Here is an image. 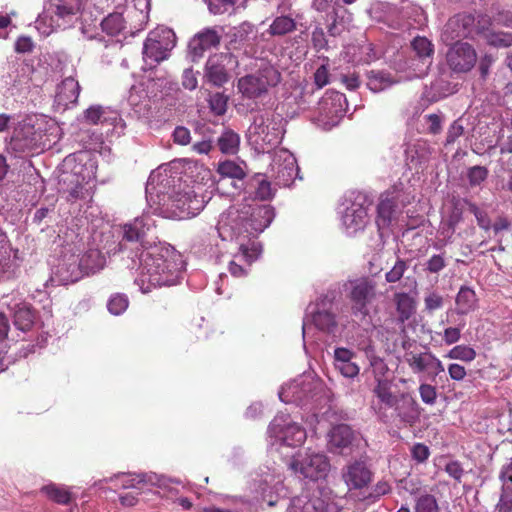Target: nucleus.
I'll list each match as a JSON object with an SVG mask.
<instances>
[{
    "label": "nucleus",
    "instance_id": "1",
    "mask_svg": "<svg viewBox=\"0 0 512 512\" xmlns=\"http://www.w3.org/2000/svg\"><path fill=\"white\" fill-rule=\"evenodd\" d=\"M274 217L272 206L250 198L231 205L220 214L216 226L218 235L223 241L235 243L237 249L227 261L232 276L248 274L251 264L262 252L261 244L255 238L271 224Z\"/></svg>",
    "mask_w": 512,
    "mask_h": 512
},
{
    "label": "nucleus",
    "instance_id": "2",
    "mask_svg": "<svg viewBox=\"0 0 512 512\" xmlns=\"http://www.w3.org/2000/svg\"><path fill=\"white\" fill-rule=\"evenodd\" d=\"M180 180L169 164L151 172L146 184V198L154 213L165 218L188 219L204 209V197Z\"/></svg>",
    "mask_w": 512,
    "mask_h": 512
},
{
    "label": "nucleus",
    "instance_id": "3",
    "mask_svg": "<svg viewBox=\"0 0 512 512\" xmlns=\"http://www.w3.org/2000/svg\"><path fill=\"white\" fill-rule=\"evenodd\" d=\"M184 262L172 247L153 246L140 255L139 273L135 283L143 293L152 288L178 283Z\"/></svg>",
    "mask_w": 512,
    "mask_h": 512
},
{
    "label": "nucleus",
    "instance_id": "4",
    "mask_svg": "<svg viewBox=\"0 0 512 512\" xmlns=\"http://www.w3.org/2000/svg\"><path fill=\"white\" fill-rule=\"evenodd\" d=\"M284 133L283 117L272 110H261L253 116L247 139L257 153H268L281 143Z\"/></svg>",
    "mask_w": 512,
    "mask_h": 512
},
{
    "label": "nucleus",
    "instance_id": "5",
    "mask_svg": "<svg viewBox=\"0 0 512 512\" xmlns=\"http://www.w3.org/2000/svg\"><path fill=\"white\" fill-rule=\"evenodd\" d=\"M84 0H50L45 10L37 18L36 29L49 36L57 29L70 27L77 19Z\"/></svg>",
    "mask_w": 512,
    "mask_h": 512
},
{
    "label": "nucleus",
    "instance_id": "6",
    "mask_svg": "<svg viewBox=\"0 0 512 512\" xmlns=\"http://www.w3.org/2000/svg\"><path fill=\"white\" fill-rule=\"evenodd\" d=\"M42 127V120L36 116L27 117L20 121L11 137V149L19 153H31L49 147L50 143Z\"/></svg>",
    "mask_w": 512,
    "mask_h": 512
},
{
    "label": "nucleus",
    "instance_id": "7",
    "mask_svg": "<svg viewBox=\"0 0 512 512\" xmlns=\"http://www.w3.org/2000/svg\"><path fill=\"white\" fill-rule=\"evenodd\" d=\"M281 81L280 72L270 64H264L255 72L238 79L237 89L247 99H258Z\"/></svg>",
    "mask_w": 512,
    "mask_h": 512
},
{
    "label": "nucleus",
    "instance_id": "8",
    "mask_svg": "<svg viewBox=\"0 0 512 512\" xmlns=\"http://www.w3.org/2000/svg\"><path fill=\"white\" fill-rule=\"evenodd\" d=\"M268 437L271 446L300 447L305 439L306 432L298 424L292 422L289 415L278 414L268 427Z\"/></svg>",
    "mask_w": 512,
    "mask_h": 512
},
{
    "label": "nucleus",
    "instance_id": "9",
    "mask_svg": "<svg viewBox=\"0 0 512 512\" xmlns=\"http://www.w3.org/2000/svg\"><path fill=\"white\" fill-rule=\"evenodd\" d=\"M176 45V36L172 29L158 27L151 31L143 47V59L150 68L167 59Z\"/></svg>",
    "mask_w": 512,
    "mask_h": 512
},
{
    "label": "nucleus",
    "instance_id": "10",
    "mask_svg": "<svg viewBox=\"0 0 512 512\" xmlns=\"http://www.w3.org/2000/svg\"><path fill=\"white\" fill-rule=\"evenodd\" d=\"M403 361L409 366L414 374H425L434 380L445 371L440 359L430 351H421L415 343H403Z\"/></svg>",
    "mask_w": 512,
    "mask_h": 512
},
{
    "label": "nucleus",
    "instance_id": "11",
    "mask_svg": "<svg viewBox=\"0 0 512 512\" xmlns=\"http://www.w3.org/2000/svg\"><path fill=\"white\" fill-rule=\"evenodd\" d=\"M308 309L309 312L302 326L304 341H306L311 325H314L315 328L323 333L333 336L336 335L338 332V323L336 321L333 303L330 300L326 298L322 299Z\"/></svg>",
    "mask_w": 512,
    "mask_h": 512
},
{
    "label": "nucleus",
    "instance_id": "12",
    "mask_svg": "<svg viewBox=\"0 0 512 512\" xmlns=\"http://www.w3.org/2000/svg\"><path fill=\"white\" fill-rule=\"evenodd\" d=\"M101 482H113L115 487L122 489H144L148 486H157L160 488L169 487V483L180 484L179 480H172L164 475H158L154 472L145 473H117L109 478L100 480Z\"/></svg>",
    "mask_w": 512,
    "mask_h": 512
},
{
    "label": "nucleus",
    "instance_id": "13",
    "mask_svg": "<svg viewBox=\"0 0 512 512\" xmlns=\"http://www.w3.org/2000/svg\"><path fill=\"white\" fill-rule=\"evenodd\" d=\"M322 390V384L310 375H301L282 386L279 398L284 403L307 404Z\"/></svg>",
    "mask_w": 512,
    "mask_h": 512
},
{
    "label": "nucleus",
    "instance_id": "14",
    "mask_svg": "<svg viewBox=\"0 0 512 512\" xmlns=\"http://www.w3.org/2000/svg\"><path fill=\"white\" fill-rule=\"evenodd\" d=\"M376 286V282L367 277L350 280L345 284L355 315L368 313L367 306L376 297Z\"/></svg>",
    "mask_w": 512,
    "mask_h": 512
},
{
    "label": "nucleus",
    "instance_id": "15",
    "mask_svg": "<svg viewBox=\"0 0 512 512\" xmlns=\"http://www.w3.org/2000/svg\"><path fill=\"white\" fill-rule=\"evenodd\" d=\"M95 178L94 166L91 163L85 171L80 166H74L70 173L65 172L62 175L61 182L67 184L64 191L67 193V200L74 202L78 199H84L89 196L91 187H87L89 182Z\"/></svg>",
    "mask_w": 512,
    "mask_h": 512
},
{
    "label": "nucleus",
    "instance_id": "16",
    "mask_svg": "<svg viewBox=\"0 0 512 512\" xmlns=\"http://www.w3.org/2000/svg\"><path fill=\"white\" fill-rule=\"evenodd\" d=\"M106 264L105 257L99 250L91 249L87 251L80 259L78 266L73 262L69 264V268H72L71 273L64 272V266L58 268L60 281L63 284L74 283L80 278V273L94 274L104 268Z\"/></svg>",
    "mask_w": 512,
    "mask_h": 512
},
{
    "label": "nucleus",
    "instance_id": "17",
    "mask_svg": "<svg viewBox=\"0 0 512 512\" xmlns=\"http://www.w3.org/2000/svg\"><path fill=\"white\" fill-rule=\"evenodd\" d=\"M290 467L305 478L316 481L327 476L330 463L322 453L306 454L304 457L298 453L293 457Z\"/></svg>",
    "mask_w": 512,
    "mask_h": 512
},
{
    "label": "nucleus",
    "instance_id": "18",
    "mask_svg": "<svg viewBox=\"0 0 512 512\" xmlns=\"http://www.w3.org/2000/svg\"><path fill=\"white\" fill-rule=\"evenodd\" d=\"M299 168L296 158L286 149H280L271 163V177L278 186H290L298 176Z\"/></svg>",
    "mask_w": 512,
    "mask_h": 512
},
{
    "label": "nucleus",
    "instance_id": "19",
    "mask_svg": "<svg viewBox=\"0 0 512 512\" xmlns=\"http://www.w3.org/2000/svg\"><path fill=\"white\" fill-rule=\"evenodd\" d=\"M342 226L347 235H355L362 231L369 222L368 206L365 199L358 196L341 212Z\"/></svg>",
    "mask_w": 512,
    "mask_h": 512
},
{
    "label": "nucleus",
    "instance_id": "20",
    "mask_svg": "<svg viewBox=\"0 0 512 512\" xmlns=\"http://www.w3.org/2000/svg\"><path fill=\"white\" fill-rule=\"evenodd\" d=\"M477 61L475 49L466 42H456L446 53L448 67L454 73H466L470 71Z\"/></svg>",
    "mask_w": 512,
    "mask_h": 512
},
{
    "label": "nucleus",
    "instance_id": "21",
    "mask_svg": "<svg viewBox=\"0 0 512 512\" xmlns=\"http://www.w3.org/2000/svg\"><path fill=\"white\" fill-rule=\"evenodd\" d=\"M346 106L347 101L344 94L334 91L326 93L319 103L325 129H331L338 124L346 112Z\"/></svg>",
    "mask_w": 512,
    "mask_h": 512
},
{
    "label": "nucleus",
    "instance_id": "22",
    "mask_svg": "<svg viewBox=\"0 0 512 512\" xmlns=\"http://www.w3.org/2000/svg\"><path fill=\"white\" fill-rule=\"evenodd\" d=\"M224 29L221 26L206 27L196 33L188 44L189 53L193 60L203 57L204 53L212 48H217L221 42Z\"/></svg>",
    "mask_w": 512,
    "mask_h": 512
},
{
    "label": "nucleus",
    "instance_id": "23",
    "mask_svg": "<svg viewBox=\"0 0 512 512\" xmlns=\"http://www.w3.org/2000/svg\"><path fill=\"white\" fill-rule=\"evenodd\" d=\"M329 448H362L367 443L363 437L350 426L340 424L333 427L328 434Z\"/></svg>",
    "mask_w": 512,
    "mask_h": 512
},
{
    "label": "nucleus",
    "instance_id": "24",
    "mask_svg": "<svg viewBox=\"0 0 512 512\" xmlns=\"http://www.w3.org/2000/svg\"><path fill=\"white\" fill-rule=\"evenodd\" d=\"M373 473L363 460L349 463L342 471V478L349 489H362L372 480Z\"/></svg>",
    "mask_w": 512,
    "mask_h": 512
},
{
    "label": "nucleus",
    "instance_id": "25",
    "mask_svg": "<svg viewBox=\"0 0 512 512\" xmlns=\"http://www.w3.org/2000/svg\"><path fill=\"white\" fill-rule=\"evenodd\" d=\"M231 60V55L219 53L208 58L205 65V77L214 86H222L228 79L226 69L227 63Z\"/></svg>",
    "mask_w": 512,
    "mask_h": 512
},
{
    "label": "nucleus",
    "instance_id": "26",
    "mask_svg": "<svg viewBox=\"0 0 512 512\" xmlns=\"http://www.w3.org/2000/svg\"><path fill=\"white\" fill-rule=\"evenodd\" d=\"M411 46L418 58V63L414 64V76L420 78L426 75L430 65L432 64L434 46L430 40L421 36L415 37Z\"/></svg>",
    "mask_w": 512,
    "mask_h": 512
},
{
    "label": "nucleus",
    "instance_id": "27",
    "mask_svg": "<svg viewBox=\"0 0 512 512\" xmlns=\"http://www.w3.org/2000/svg\"><path fill=\"white\" fill-rule=\"evenodd\" d=\"M398 213V196L394 192L381 195L377 207L376 224L380 230L388 228Z\"/></svg>",
    "mask_w": 512,
    "mask_h": 512
},
{
    "label": "nucleus",
    "instance_id": "28",
    "mask_svg": "<svg viewBox=\"0 0 512 512\" xmlns=\"http://www.w3.org/2000/svg\"><path fill=\"white\" fill-rule=\"evenodd\" d=\"M79 93L78 81L73 77H67L57 86L55 104L59 109L65 110L77 102Z\"/></svg>",
    "mask_w": 512,
    "mask_h": 512
},
{
    "label": "nucleus",
    "instance_id": "29",
    "mask_svg": "<svg viewBox=\"0 0 512 512\" xmlns=\"http://www.w3.org/2000/svg\"><path fill=\"white\" fill-rule=\"evenodd\" d=\"M355 353L344 347H337L334 350V366L337 371L346 378H354L359 372V366L353 362Z\"/></svg>",
    "mask_w": 512,
    "mask_h": 512
},
{
    "label": "nucleus",
    "instance_id": "30",
    "mask_svg": "<svg viewBox=\"0 0 512 512\" xmlns=\"http://www.w3.org/2000/svg\"><path fill=\"white\" fill-rule=\"evenodd\" d=\"M153 225L154 221L150 216L143 214L123 226V239L129 242H141Z\"/></svg>",
    "mask_w": 512,
    "mask_h": 512
},
{
    "label": "nucleus",
    "instance_id": "31",
    "mask_svg": "<svg viewBox=\"0 0 512 512\" xmlns=\"http://www.w3.org/2000/svg\"><path fill=\"white\" fill-rule=\"evenodd\" d=\"M15 258L16 252H13L7 235L0 229V280L12 276Z\"/></svg>",
    "mask_w": 512,
    "mask_h": 512
},
{
    "label": "nucleus",
    "instance_id": "32",
    "mask_svg": "<svg viewBox=\"0 0 512 512\" xmlns=\"http://www.w3.org/2000/svg\"><path fill=\"white\" fill-rule=\"evenodd\" d=\"M84 119L90 124L107 123L113 126L121 121L117 111L101 105H92L86 109Z\"/></svg>",
    "mask_w": 512,
    "mask_h": 512
},
{
    "label": "nucleus",
    "instance_id": "33",
    "mask_svg": "<svg viewBox=\"0 0 512 512\" xmlns=\"http://www.w3.org/2000/svg\"><path fill=\"white\" fill-rule=\"evenodd\" d=\"M393 407L398 417L405 423H414L420 414L416 400L409 394H401Z\"/></svg>",
    "mask_w": 512,
    "mask_h": 512
},
{
    "label": "nucleus",
    "instance_id": "34",
    "mask_svg": "<svg viewBox=\"0 0 512 512\" xmlns=\"http://www.w3.org/2000/svg\"><path fill=\"white\" fill-rule=\"evenodd\" d=\"M478 299L473 289L467 286H462L457 293L455 304L456 313L459 315H466L474 311L477 307Z\"/></svg>",
    "mask_w": 512,
    "mask_h": 512
},
{
    "label": "nucleus",
    "instance_id": "35",
    "mask_svg": "<svg viewBox=\"0 0 512 512\" xmlns=\"http://www.w3.org/2000/svg\"><path fill=\"white\" fill-rule=\"evenodd\" d=\"M13 319L16 329L26 332L32 328L35 320V314L28 304L19 303L15 306Z\"/></svg>",
    "mask_w": 512,
    "mask_h": 512
},
{
    "label": "nucleus",
    "instance_id": "36",
    "mask_svg": "<svg viewBox=\"0 0 512 512\" xmlns=\"http://www.w3.org/2000/svg\"><path fill=\"white\" fill-rule=\"evenodd\" d=\"M360 349L365 351V354L369 359L370 366L372 368V373L375 377L376 382L379 383V381H388L385 378L388 372V367L382 358L374 354L373 347L370 344H368L367 346L361 347Z\"/></svg>",
    "mask_w": 512,
    "mask_h": 512
},
{
    "label": "nucleus",
    "instance_id": "37",
    "mask_svg": "<svg viewBox=\"0 0 512 512\" xmlns=\"http://www.w3.org/2000/svg\"><path fill=\"white\" fill-rule=\"evenodd\" d=\"M41 492L45 494L49 500L60 505H67L72 500V494L67 488L54 483L43 486Z\"/></svg>",
    "mask_w": 512,
    "mask_h": 512
},
{
    "label": "nucleus",
    "instance_id": "38",
    "mask_svg": "<svg viewBox=\"0 0 512 512\" xmlns=\"http://www.w3.org/2000/svg\"><path fill=\"white\" fill-rule=\"evenodd\" d=\"M217 144L224 154H236L239 150L240 136L231 129H226L218 138Z\"/></svg>",
    "mask_w": 512,
    "mask_h": 512
},
{
    "label": "nucleus",
    "instance_id": "39",
    "mask_svg": "<svg viewBox=\"0 0 512 512\" xmlns=\"http://www.w3.org/2000/svg\"><path fill=\"white\" fill-rule=\"evenodd\" d=\"M394 301L399 319L402 322L408 320L415 311L414 299L408 293H396Z\"/></svg>",
    "mask_w": 512,
    "mask_h": 512
},
{
    "label": "nucleus",
    "instance_id": "40",
    "mask_svg": "<svg viewBox=\"0 0 512 512\" xmlns=\"http://www.w3.org/2000/svg\"><path fill=\"white\" fill-rule=\"evenodd\" d=\"M296 22L289 16L276 17L269 26L268 33L271 36H284L296 29Z\"/></svg>",
    "mask_w": 512,
    "mask_h": 512
},
{
    "label": "nucleus",
    "instance_id": "41",
    "mask_svg": "<svg viewBox=\"0 0 512 512\" xmlns=\"http://www.w3.org/2000/svg\"><path fill=\"white\" fill-rule=\"evenodd\" d=\"M367 77V86L373 92L383 91L394 83L390 74L382 71H370Z\"/></svg>",
    "mask_w": 512,
    "mask_h": 512
},
{
    "label": "nucleus",
    "instance_id": "42",
    "mask_svg": "<svg viewBox=\"0 0 512 512\" xmlns=\"http://www.w3.org/2000/svg\"><path fill=\"white\" fill-rule=\"evenodd\" d=\"M378 401L385 407L392 408L396 404L399 396L391 391V383L389 381H379L373 390Z\"/></svg>",
    "mask_w": 512,
    "mask_h": 512
},
{
    "label": "nucleus",
    "instance_id": "43",
    "mask_svg": "<svg viewBox=\"0 0 512 512\" xmlns=\"http://www.w3.org/2000/svg\"><path fill=\"white\" fill-rule=\"evenodd\" d=\"M101 27L107 34L117 35L124 30L125 21L121 14L113 13L102 20Z\"/></svg>",
    "mask_w": 512,
    "mask_h": 512
},
{
    "label": "nucleus",
    "instance_id": "44",
    "mask_svg": "<svg viewBox=\"0 0 512 512\" xmlns=\"http://www.w3.org/2000/svg\"><path fill=\"white\" fill-rule=\"evenodd\" d=\"M217 171L221 176L232 179H243L245 177L243 167L230 160L219 163Z\"/></svg>",
    "mask_w": 512,
    "mask_h": 512
},
{
    "label": "nucleus",
    "instance_id": "45",
    "mask_svg": "<svg viewBox=\"0 0 512 512\" xmlns=\"http://www.w3.org/2000/svg\"><path fill=\"white\" fill-rule=\"evenodd\" d=\"M251 186L255 188V195L260 200L270 199L274 194V190L271 187L270 182L261 175L254 177L251 182Z\"/></svg>",
    "mask_w": 512,
    "mask_h": 512
},
{
    "label": "nucleus",
    "instance_id": "46",
    "mask_svg": "<svg viewBox=\"0 0 512 512\" xmlns=\"http://www.w3.org/2000/svg\"><path fill=\"white\" fill-rule=\"evenodd\" d=\"M476 351L468 345L454 346L445 357L464 362H472L476 358Z\"/></svg>",
    "mask_w": 512,
    "mask_h": 512
},
{
    "label": "nucleus",
    "instance_id": "47",
    "mask_svg": "<svg viewBox=\"0 0 512 512\" xmlns=\"http://www.w3.org/2000/svg\"><path fill=\"white\" fill-rule=\"evenodd\" d=\"M439 506L435 496L424 493L416 499L415 512H438Z\"/></svg>",
    "mask_w": 512,
    "mask_h": 512
},
{
    "label": "nucleus",
    "instance_id": "48",
    "mask_svg": "<svg viewBox=\"0 0 512 512\" xmlns=\"http://www.w3.org/2000/svg\"><path fill=\"white\" fill-rule=\"evenodd\" d=\"M128 298L124 294H115L110 297L107 307L111 314L120 315L128 308Z\"/></svg>",
    "mask_w": 512,
    "mask_h": 512
},
{
    "label": "nucleus",
    "instance_id": "49",
    "mask_svg": "<svg viewBox=\"0 0 512 512\" xmlns=\"http://www.w3.org/2000/svg\"><path fill=\"white\" fill-rule=\"evenodd\" d=\"M238 0H208V9L214 15L230 12Z\"/></svg>",
    "mask_w": 512,
    "mask_h": 512
},
{
    "label": "nucleus",
    "instance_id": "50",
    "mask_svg": "<svg viewBox=\"0 0 512 512\" xmlns=\"http://www.w3.org/2000/svg\"><path fill=\"white\" fill-rule=\"evenodd\" d=\"M329 60L328 58L323 59V63L317 68L314 73V83L317 88H323L329 83Z\"/></svg>",
    "mask_w": 512,
    "mask_h": 512
},
{
    "label": "nucleus",
    "instance_id": "51",
    "mask_svg": "<svg viewBox=\"0 0 512 512\" xmlns=\"http://www.w3.org/2000/svg\"><path fill=\"white\" fill-rule=\"evenodd\" d=\"M253 32V25L243 22L237 27H233L230 31L231 41L243 42Z\"/></svg>",
    "mask_w": 512,
    "mask_h": 512
},
{
    "label": "nucleus",
    "instance_id": "52",
    "mask_svg": "<svg viewBox=\"0 0 512 512\" xmlns=\"http://www.w3.org/2000/svg\"><path fill=\"white\" fill-rule=\"evenodd\" d=\"M446 259L443 254H434L432 255L424 264L425 271L429 273H439L446 267Z\"/></svg>",
    "mask_w": 512,
    "mask_h": 512
},
{
    "label": "nucleus",
    "instance_id": "53",
    "mask_svg": "<svg viewBox=\"0 0 512 512\" xmlns=\"http://www.w3.org/2000/svg\"><path fill=\"white\" fill-rule=\"evenodd\" d=\"M443 304L444 300L442 295L436 291H431L424 297L425 310H427L429 313L441 309Z\"/></svg>",
    "mask_w": 512,
    "mask_h": 512
},
{
    "label": "nucleus",
    "instance_id": "54",
    "mask_svg": "<svg viewBox=\"0 0 512 512\" xmlns=\"http://www.w3.org/2000/svg\"><path fill=\"white\" fill-rule=\"evenodd\" d=\"M488 176V170L483 166H473L468 170V180L471 186H479Z\"/></svg>",
    "mask_w": 512,
    "mask_h": 512
},
{
    "label": "nucleus",
    "instance_id": "55",
    "mask_svg": "<svg viewBox=\"0 0 512 512\" xmlns=\"http://www.w3.org/2000/svg\"><path fill=\"white\" fill-rule=\"evenodd\" d=\"M458 30H461L460 19L455 16L446 23L442 33L443 40L452 41L456 38H461L462 36H456Z\"/></svg>",
    "mask_w": 512,
    "mask_h": 512
},
{
    "label": "nucleus",
    "instance_id": "56",
    "mask_svg": "<svg viewBox=\"0 0 512 512\" xmlns=\"http://www.w3.org/2000/svg\"><path fill=\"white\" fill-rule=\"evenodd\" d=\"M210 109L216 115H223L227 110V98L222 93H215L209 99Z\"/></svg>",
    "mask_w": 512,
    "mask_h": 512
},
{
    "label": "nucleus",
    "instance_id": "57",
    "mask_svg": "<svg viewBox=\"0 0 512 512\" xmlns=\"http://www.w3.org/2000/svg\"><path fill=\"white\" fill-rule=\"evenodd\" d=\"M406 269H407L406 262L403 260H400V259L397 260L396 263L394 264V266L392 267V269L386 273V275H385L386 281L389 283H395V282L399 281L402 278Z\"/></svg>",
    "mask_w": 512,
    "mask_h": 512
},
{
    "label": "nucleus",
    "instance_id": "58",
    "mask_svg": "<svg viewBox=\"0 0 512 512\" xmlns=\"http://www.w3.org/2000/svg\"><path fill=\"white\" fill-rule=\"evenodd\" d=\"M421 400L429 405H433L437 398L436 389L430 384L423 383L419 386Z\"/></svg>",
    "mask_w": 512,
    "mask_h": 512
},
{
    "label": "nucleus",
    "instance_id": "59",
    "mask_svg": "<svg viewBox=\"0 0 512 512\" xmlns=\"http://www.w3.org/2000/svg\"><path fill=\"white\" fill-rule=\"evenodd\" d=\"M497 508L498 512H512V488L504 486Z\"/></svg>",
    "mask_w": 512,
    "mask_h": 512
},
{
    "label": "nucleus",
    "instance_id": "60",
    "mask_svg": "<svg viewBox=\"0 0 512 512\" xmlns=\"http://www.w3.org/2000/svg\"><path fill=\"white\" fill-rule=\"evenodd\" d=\"M445 471L448 473L450 477H452L458 483L461 482V479L464 475V470L462 465L458 461L449 460L444 465Z\"/></svg>",
    "mask_w": 512,
    "mask_h": 512
},
{
    "label": "nucleus",
    "instance_id": "61",
    "mask_svg": "<svg viewBox=\"0 0 512 512\" xmlns=\"http://www.w3.org/2000/svg\"><path fill=\"white\" fill-rule=\"evenodd\" d=\"M469 210L476 217L478 225L484 229L489 230L491 227V221L486 212L480 210L475 204L469 205Z\"/></svg>",
    "mask_w": 512,
    "mask_h": 512
},
{
    "label": "nucleus",
    "instance_id": "62",
    "mask_svg": "<svg viewBox=\"0 0 512 512\" xmlns=\"http://www.w3.org/2000/svg\"><path fill=\"white\" fill-rule=\"evenodd\" d=\"M173 140L179 145H188L191 142V134L188 128L177 126L173 132Z\"/></svg>",
    "mask_w": 512,
    "mask_h": 512
},
{
    "label": "nucleus",
    "instance_id": "63",
    "mask_svg": "<svg viewBox=\"0 0 512 512\" xmlns=\"http://www.w3.org/2000/svg\"><path fill=\"white\" fill-rule=\"evenodd\" d=\"M457 18L460 19L461 30H458L456 36H470L472 30L471 25L474 23V18L471 15H457Z\"/></svg>",
    "mask_w": 512,
    "mask_h": 512
},
{
    "label": "nucleus",
    "instance_id": "64",
    "mask_svg": "<svg viewBox=\"0 0 512 512\" xmlns=\"http://www.w3.org/2000/svg\"><path fill=\"white\" fill-rule=\"evenodd\" d=\"M312 44L315 49L321 50L327 47V39L322 28L317 27L312 32Z\"/></svg>",
    "mask_w": 512,
    "mask_h": 512
}]
</instances>
